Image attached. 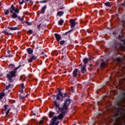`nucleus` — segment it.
I'll list each match as a JSON object with an SVG mask.
<instances>
[{
    "instance_id": "nucleus-32",
    "label": "nucleus",
    "mask_w": 125,
    "mask_h": 125,
    "mask_svg": "<svg viewBox=\"0 0 125 125\" xmlns=\"http://www.w3.org/2000/svg\"><path fill=\"white\" fill-rule=\"evenodd\" d=\"M120 95H121L122 98H125V92H121L120 93Z\"/></svg>"
},
{
    "instance_id": "nucleus-25",
    "label": "nucleus",
    "mask_w": 125,
    "mask_h": 125,
    "mask_svg": "<svg viewBox=\"0 0 125 125\" xmlns=\"http://www.w3.org/2000/svg\"><path fill=\"white\" fill-rule=\"evenodd\" d=\"M7 79H8V81L9 83H13V80H12L13 77H10L9 76H6Z\"/></svg>"
},
{
    "instance_id": "nucleus-14",
    "label": "nucleus",
    "mask_w": 125,
    "mask_h": 125,
    "mask_svg": "<svg viewBox=\"0 0 125 125\" xmlns=\"http://www.w3.org/2000/svg\"><path fill=\"white\" fill-rule=\"evenodd\" d=\"M78 71H79L78 69H77V68L74 69V70L73 71V72L72 73V75H73L74 78H77V77L78 76Z\"/></svg>"
},
{
    "instance_id": "nucleus-2",
    "label": "nucleus",
    "mask_w": 125,
    "mask_h": 125,
    "mask_svg": "<svg viewBox=\"0 0 125 125\" xmlns=\"http://www.w3.org/2000/svg\"><path fill=\"white\" fill-rule=\"evenodd\" d=\"M61 89H58V94L55 95L54 94L53 95L51 96V97H52L54 100V101H56V100L57 101H63L64 98H66V97H68V93H65L64 94L63 93V92H62Z\"/></svg>"
},
{
    "instance_id": "nucleus-57",
    "label": "nucleus",
    "mask_w": 125,
    "mask_h": 125,
    "mask_svg": "<svg viewBox=\"0 0 125 125\" xmlns=\"http://www.w3.org/2000/svg\"><path fill=\"white\" fill-rule=\"evenodd\" d=\"M21 93H24V90H23V89H21Z\"/></svg>"
},
{
    "instance_id": "nucleus-23",
    "label": "nucleus",
    "mask_w": 125,
    "mask_h": 125,
    "mask_svg": "<svg viewBox=\"0 0 125 125\" xmlns=\"http://www.w3.org/2000/svg\"><path fill=\"white\" fill-rule=\"evenodd\" d=\"M8 68H9L10 70H13V68H15V65L10 63L9 64Z\"/></svg>"
},
{
    "instance_id": "nucleus-34",
    "label": "nucleus",
    "mask_w": 125,
    "mask_h": 125,
    "mask_svg": "<svg viewBox=\"0 0 125 125\" xmlns=\"http://www.w3.org/2000/svg\"><path fill=\"white\" fill-rule=\"evenodd\" d=\"M24 23L27 24L28 26L32 25V22H30L29 21H24Z\"/></svg>"
},
{
    "instance_id": "nucleus-38",
    "label": "nucleus",
    "mask_w": 125,
    "mask_h": 125,
    "mask_svg": "<svg viewBox=\"0 0 125 125\" xmlns=\"http://www.w3.org/2000/svg\"><path fill=\"white\" fill-rule=\"evenodd\" d=\"M21 89H24L25 88V86L24 85V83H22L21 84Z\"/></svg>"
},
{
    "instance_id": "nucleus-19",
    "label": "nucleus",
    "mask_w": 125,
    "mask_h": 125,
    "mask_svg": "<svg viewBox=\"0 0 125 125\" xmlns=\"http://www.w3.org/2000/svg\"><path fill=\"white\" fill-rule=\"evenodd\" d=\"M54 115H55V112H53L52 111H50L49 113V117H50V119H52V118H53V116H54Z\"/></svg>"
},
{
    "instance_id": "nucleus-45",
    "label": "nucleus",
    "mask_w": 125,
    "mask_h": 125,
    "mask_svg": "<svg viewBox=\"0 0 125 125\" xmlns=\"http://www.w3.org/2000/svg\"><path fill=\"white\" fill-rule=\"evenodd\" d=\"M23 79V76L22 75H21L20 77V81H21V80Z\"/></svg>"
},
{
    "instance_id": "nucleus-20",
    "label": "nucleus",
    "mask_w": 125,
    "mask_h": 125,
    "mask_svg": "<svg viewBox=\"0 0 125 125\" xmlns=\"http://www.w3.org/2000/svg\"><path fill=\"white\" fill-rule=\"evenodd\" d=\"M105 6H107L108 7H112V5H111V2L109 1H106L104 3Z\"/></svg>"
},
{
    "instance_id": "nucleus-40",
    "label": "nucleus",
    "mask_w": 125,
    "mask_h": 125,
    "mask_svg": "<svg viewBox=\"0 0 125 125\" xmlns=\"http://www.w3.org/2000/svg\"><path fill=\"white\" fill-rule=\"evenodd\" d=\"M43 120H41L39 122V125H43Z\"/></svg>"
},
{
    "instance_id": "nucleus-36",
    "label": "nucleus",
    "mask_w": 125,
    "mask_h": 125,
    "mask_svg": "<svg viewBox=\"0 0 125 125\" xmlns=\"http://www.w3.org/2000/svg\"><path fill=\"white\" fill-rule=\"evenodd\" d=\"M64 43H65V41H64V40H62L61 42H60V44L61 45H63V44H64Z\"/></svg>"
},
{
    "instance_id": "nucleus-33",
    "label": "nucleus",
    "mask_w": 125,
    "mask_h": 125,
    "mask_svg": "<svg viewBox=\"0 0 125 125\" xmlns=\"http://www.w3.org/2000/svg\"><path fill=\"white\" fill-rule=\"evenodd\" d=\"M8 106H9L8 104H5L3 106L5 112L7 111V107H8Z\"/></svg>"
},
{
    "instance_id": "nucleus-43",
    "label": "nucleus",
    "mask_w": 125,
    "mask_h": 125,
    "mask_svg": "<svg viewBox=\"0 0 125 125\" xmlns=\"http://www.w3.org/2000/svg\"><path fill=\"white\" fill-rule=\"evenodd\" d=\"M89 60H93V57L92 56H90L89 58Z\"/></svg>"
},
{
    "instance_id": "nucleus-8",
    "label": "nucleus",
    "mask_w": 125,
    "mask_h": 125,
    "mask_svg": "<svg viewBox=\"0 0 125 125\" xmlns=\"http://www.w3.org/2000/svg\"><path fill=\"white\" fill-rule=\"evenodd\" d=\"M107 66V62L104 61V60L102 59V62L100 64L101 69H104Z\"/></svg>"
},
{
    "instance_id": "nucleus-3",
    "label": "nucleus",
    "mask_w": 125,
    "mask_h": 125,
    "mask_svg": "<svg viewBox=\"0 0 125 125\" xmlns=\"http://www.w3.org/2000/svg\"><path fill=\"white\" fill-rule=\"evenodd\" d=\"M19 65L18 67H16L13 71H9L8 73L9 74H7V77H10L11 78H16V73H17V70L19 69L21 67H24L25 66V64H23V62H19Z\"/></svg>"
},
{
    "instance_id": "nucleus-46",
    "label": "nucleus",
    "mask_w": 125,
    "mask_h": 125,
    "mask_svg": "<svg viewBox=\"0 0 125 125\" xmlns=\"http://www.w3.org/2000/svg\"><path fill=\"white\" fill-rule=\"evenodd\" d=\"M87 33H88L89 34H90L91 33H92V31H90V30H87Z\"/></svg>"
},
{
    "instance_id": "nucleus-42",
    "label": "nucleus",
    "mask_w": 125,
    "mask_h": 125,
    "mask_svg": "<svg viewBox=\"0 0 125 125\" xmlns=\"http://www.w3.org/2000/svg\"><path fill=\"white\" fill-rule=\"evenodd\" d=\"M121 58H120V57L117 58V61L118 62H121Z\"/></svg>"
},
{
    "instance_id": "nucleus-48",
    "label": "nucleus",
    "mask_w": 125,
    "mask_h": 125,
    "mask_svg": "<svg viewBox=\"0 0 125 125\" xmlns=\"http://www.w3.org/2000/svg\"><path fill=\"white\" fill-rule=\"evenodd\" d=\"M14 55H8V57L10 58V57H14Z\"/></svg>"
},
{
    "instance_id": "nucleus-13",
    "label": "nucleus",
    "mask_w": 125,
    "mask_h": 125,
    "mask_svg": "<svg viewBox=\"0 0 125 125\" xmlns=\"http://www.w3.org/2000/svg\"><path fill=\"white\" fill-rule=\"evenodd\" d=\"M81 73H82V74H84V73H86V64H83V66H82Z\"/></svg>"
},
{
    "instance_id": "nucleus-9",
    "label": "nucleus",
    "mask_w": 125,
    "mask_h": 125,
    "mask_svg": "<svg viewBox=\"0 0 125 125\" xmlns=\"http://www.w3.org/2000/svg\"><path fill=\"white\" fill-rule=\"evenodd\" d=\"M69 23H70L71 29H74L76 27V21H74L72 19L69 20Z\"/></svg>"
},
{
    "instance_id": "nucleus-10",
    "label": "nucleus",
    "mask_w": 125,
    "mask_h": 125,
    "mask_svg": "<svg viewBox=\"0 0 125 125\" xmlns=\"http://www.w3.org/2000/svg\"><path fill=\"white\" fill-rule=\"evenodd\" d=\"M38 59V56L36 55H32L30 59H29L28 61L29 63H32L34 60H37Z\"/></svg>"
},
{
    "instance_id": "nucleus-61",
    "label": "nucleus",
    "mask_w": 125,
    "mask_h": 125,
    "mask_svg": "<svg viewBox=\"0 0 125 125\" xmlns=\"http://www.w3.org/2000/svg\"><path fill=\"white\" fill-rule=\"evenodd\" d=\"M12 102H13V103H15L16 102V100H13V101H12Z\"/></svg>"
},
{
    "instance_id": "nucleus-17",
    "label": "nucleus",
    "mask_w": 125,
    "mask_h": 125,
    "mask_svg": "<svg viewBox=\"0 0 125 125\" xmlns=\"http://www.w3.org/2000/svg\"><path fill=\"white\" fill-rule=\"evenodd\" d=\"M12 13L13 14L12 15L11 17L13 18V19H16V18L18 17V15H17V13H14L13 12Z\"/></svg>"
},
{
    "instance_id": "nucleus-28",
    "label": "nucleus",
    "mask_w": 125,
    "mask_h": 125,
    "mask_svg": "<svg viewBox=\"0 0 125 125\" xmlns=\"http://www.w3.org/2000/svg\"><path fill=\"white\" fill-rule=\"evenodd\" d=\"M63 23H64V21L63 19H61L60 21L58 22V24L60 25V26H62V25H63Z\"/></svg>"
},
{
    "instance_id": "nucleus-27",
    "label": "nucleus",
    "mask_w": 125,
    "mask_h": 125,
    "mask_svg": "<svg viewBox=\"0 0 125 125\" xmlns=\"http://www.w3.org/2000/svg\"><path fill=\"white\" fill-rule=\"evenodd\" d=\"M49 1V0H43L41 1H39L38 3L39 2L40 3H46V2Z\"/></svg>"
},
{
    "instance_id": "nucleus-52",
    "label": "nucleus",
    "mask_w": 125,
    "mask_h": 125,
    "mask_svg": "<svg viewBox=\"0 0 125 125\" xmlns=\"http://www.w3.org/2000/svg\"><path fill=\"white\" fill-rule=\"evenodd\" d=\"M29 0V3H34V2H33V0Z\"/></svg>"
},
{
    "instance_id": "nucleus-62",
    "label": "nucleus",
    "mask_w": 125,
    "mask_h": 125,
    "mask_svg": "<svg viewBox=\"0 0 125 125\" xmlns=\"http://www.w3.org/2000/svg\"><path fill=\"white\" fill-rule=\"evenodd\" d=\"M27 95H26L25 97H21L22 99H24V98H25V97H26L27 96Z\"/></svg>"
},
{
    "instance_id": "nucleus-56",
    "label": "nucleus",
    "mask_w": 125,
    "mask_h": 125,
    "mask_svg": "<svg viewBox=\"0 0 125 125\" xmlns=\"http://www.w3.org/2000/svg\"><path fill=\"white\" fill-rule=\"evenodd\" d=\"M72 92L74 93L75 92V89H74L73 88H72Z\"/></svg>"
},
{
    "instance_id": "nucleus-63",
    "label": "nucleus",
    "mask_w": 125,
    "mask_h": 125,
    "mask_svg": "<svg viewBox=\"0 0 125 125\" xmlns=\"http://www.w3.org/2000/svg\"><path fill=\"white\" fill-rule=\"evenodd\" d=\"M119 14H116V17H117V18L119 17Z\"/></svg>"
},
{
    "instance_id": "nucleus-11",
    "label": "nucleus",
    "mask_w": 125,
    "mask_h": 125,
    "mask_svg": "<svg viewBox=\"0 0 125 125\" xmlns=\"http://www.w3.org/2000/svg\"><path fill=\"white\" fill-rule=\"evenodd\" d=\"M46 8H47V6L46 5H44L42 7L41 11H39L40 13L41 14H44Z\"/></svg>"
},
{
    "instance_id": "nucleus-15",
    "label": "nucleus",
    "mask_w": 125,
    "mask_h": 125,
    "mask_svg": "<svg viewBox=\"0 0 125 125\" xmlns=\"http://www.w3.org/2000/svg\"><path fill=\"white\" fill-rule=\"evenodd\" d=\"M26 51L28 54H30L31 55L33 54V52H34V50H33L31 48H28L26 49Z\"/></svg>"
},
{
    "instance_id": "nucleus-49",
    "label": "nucleus",
    "mask_w": 125,
    "mask_h": 125,
    "mask_svg": "<svg viewBox=\"0 0 125 125\" xmlns=\"http://www.w3.org/2000/svg\"><path fill=\"white\" fill-rule=\"evenodd\" d=\"M72 20L74 21L75 22H76V21H77V20H78V18H75V19H71Z\"/></svg>"
},
{
    "instance_id": "nucleus-44",
    "label": "nucleus",
    "mask_w": 125,
    "mask_h": 125,
    "mask_svg": "<svg viewBox=\"0 0 125 125\" xmlns=\"http://www.w3.org/2000/svg\"><path fill=\"white\" fill-rule=\"evenodd\" d=\"M20 21H21V22H24V17L21 19V20H20Z\"/></svg>"
},
{
    "instance_id": "nucleus-31",
    "label": "nucleus",
    "mask_w": 125,
    "mask_h": 125,
    "mask_svg": "<svg viewBox=\"0 0 125 125\" xmlns=\"http://www.w3.org/2000/svg\"><path fill=\"white\" fill-rule=\"evenodd\" d=\"M52 55L54 56V55L57 56L58 55V52L57 51H53L52 52Z\"/></svg>"
},
{
    "instance_id": "nucleus-47",
    "label": "nucleus",
    "mask_w": 125,
    "mask_h": 125,
    "mask_svg": "<svg viewBox=\"0 0 125 125\" xmlns=\"http://www.w3.org/2000/svg\"><path fill=\"white\" fill-rule=\"evenodd\" d=\"M17 18H18V19L20 20V21H21V17L20 16H18V17H17Z\"/></svg>"
},
{
    "instance_id": "nucleus-53",
    "label": "nucleus",
    "mask_w": 125,
    "mask_h": 125,
    "mask_svg": "<svg viewBox=\"0 0 125 125\" xmlns=\"http://www.w3.org/2000/svg\"><path fill=\"white\" fill-rule=\"evenodd\" d=\"M10 52H11L10 50H8L7 51V53H8V54H9V55H10Z\"/></svg>"
},
{
    "instance_id": "nucleus-5",
    "label": "nucleus",
    "mask_w": 125,
    "mask_h": 125,
    "mask_svg": "<svg viewBox=\"0 0 125 125\" xmlns=\"http://www.w3.org/2000/svg\"><path fill=\"white\" fill-rule=\"evenodd\" d=\"M10 13H13V11H15V13H17V14H19L20 10L18 9V8H15V6L14 5L12 4L11 5V7L9 8Z\"/></svg>"
},
{
    "instance_id": "nucleus-16",
    "label": "nucleus",
    "mask_w": 125,
    "mask_h": 125,
    "mask_svg": "<svg viewBox=\"0 0 125 125\" xmlns=\"http://www.w3.org/2000/svg\"><path fill=\"white\" fill-rule=\"evenodd\" d=\"M7 28V29H9V30H10L11 31H16L17 30H19V27H8Z\"/></svg>"
},
{
    "instance_id": "nucleus-35",
    "label": "nucleus",
    "mask_w": 125,
    "mask_h": 125,
    "mask_svg": "<svg viewBox=\"0 0 125 125\" xmlns=\"http://www.w3.org/2000/svg\"><path fill=\"white\" fill-rule=\"evenodd\" d=\"M27 34L32 35V34H33V30L32 29H29V30L27 32Z\"/></svg>"
},
{
    "instance_id": "nucleus-60",
    "label": "nucleus",
    "mask_w": 125,
    "mask_h": 125,
    "mask_svg": "<svg viewBox=\"0 0 125 125\" xmlns=\"http://www.w3.org/2000/svg\"><path fill=\"white\" fill-rule=\"evenodd\" d=\"M19 4L22 5V4H23V3L22 2H19Z\"/></svg>"
},
{
    "instance_id": "nucleus-58",
    "label": "nucleus",
    "mask_w": 125,
    "mask_h": 125,
    "mask_svg": "<svg viewBox=\"0 0 125 125\" xmlns=\"http://www.w3.org/2000/svg\"><path fill=\"white\" fill-rule=\"evenodd\" d=\"M121 5H124V6H125V3H122L121 4Z\"/></svg>"
},
{
    "instance_id": "nucleus-7",
    "label": "nucleus",
    "mask_w": 125,
    "mask_h": 125,
    "mask_svg": "<svg viewBox=\"0 0 125 125\" xmlns=\"http://www.w3.org/2000/svg\"><path fill=\"white\" fill-rule=\"evenodd\" d=\"M112 47L115 50H118V48L120 47V44L117 42H114Z\"/></svg>"
},
{
    "instance_id": "nucleus-39",
    "label": "nucleus",
    "mask_w": 125,
    "mask_h": 125,
    "mask_svg": "<svg viewBox=\"0 0 125 125\" xmlns=\"http://www.w3.org/2000/svg\"><path fill=\"white\" fill-rule=\"evenodd\" d=\"M43 121H48V118L46 117H43Z\"/></svg>"
},
{
    "instance_id": "nucleus-24",
    "label": "nucleus",
    "mask_w": 125,
    "mask_h": 125,
    "mask_svg": "<svg viewBox=\"0 0 125 125\" xmlns=\"http://www.w3.org/2000/svg\"><path fill=\"white\" fill-rule=\"evenodd\" d=\"M83 62L84 63V65H86V64H87V62H88V58H84L83 60Z\"/></svg>"
},
{
    "instance_id": "nucleus-6",
    "label": "nucleus",
    "mask_w": 125,
    "mask_h": 125,
    "mask_svg": "<svg viewBox=\"0 0 125 125\" xmlns=\"http://www.w3.org/2000/svg\"><path fill=\"white\" fill-rule=\"evenodd\" d=\"M56 121H57V117L55 116L51 120V122L50 123V125H59V121H57L56 123Z\"/></svg>"
},
{
    "instance_id": "nucleus-64",
    "label": "nucleus",
    "mask_w": 125,
    "mask_h": 125,
    "mask_svg": "<svg viewBox=\"0 0 125 125\" xmlns=\"http://www.w3.org/2000/svg\"><path fill=\"white\" fill-rule=\"evenodd\" d=\"M11 110V108H9L7 110V111H8L9 112H10V110Z\"/></svg>"
},
{
    "instance_id": "nucleus-29",
    "label": "nucleus",
    "mask_w": 125,
    "mask_h": 125,
    "mask_svg": "<svg viewBox=\"0 0 125 125\" xmlns=\"http://www.w3.org/2000/svg\"><path fill=\"white\" fill-rule=\"evenodd\" d=\"M74 31V29H71L69 30L68 31L65 32V33L62 34V36H66V35H68L69 33H71V32H73Z\"/></svg>"
},
{
    "instance_id": "nucleus-1",
    "label": "nucleus",
    "mask_w": 125,
    "mask_h": 125,
    "mask_svg": "<svg viewBox=\"0 0 125 125\" xmlns=\"http://www.w3.org/2000/svg\"><path fill=\"white\" fill-rule=\"evenodd\" d=\"M71 102H72V100L69 98H66L64 100V103L62 104V105L60 106L59 104L57 103V101H54L53 103L54 104V107L55 109L57 110H59V111H67L68 107L70 106V104H71Z\"/></svg>"
},
{
    "instance_id": "nucleus-37",
    "label": "nucleus",
    "mask_w": 125,
    "mask_h": 125,
    "mask_svg": "<svg viewBox=\"0 0 125 125\" xmlns=\"http://www.w3.org/2000/svg\"><path fill=\"white\" fill-rule=\"evenodd\" d=\"M5 115L6 117H10V115H9V111H8V110L6 111Z\"/></svg>"
},
{
    "instance_id": "nucleus-12",
    "label": "nucleus",
    "mask_w": 125,
    "mask_h": 125,
    "mask_svg": "<svg viewBox=\"0 0 125 125\" xmlns=\"http://www.w3.org/2000/svg\"><path fill=\"white\" fill-rule=\"evenodd\" d=\"M55 37L56 38V40L57 41V42H60L61 41L62 38L61 37V35H60L59 34L55 33L54 34Z\"/></svg>"
},
{
    "instance_id": "nucleus-54",
    "label": "nucleus",
    "mask_w": 125,
    "mask_h": 125,
    "mask_svg": "<svg viewBox=\"0 0 125 125\" xmlns=\"http://www.w3.org/2000/svg\"><path fill=\"white\" fill-rule=\"evenodd\" d=\"M37 47L35 48V49H39V45H38V43H37Z\"/></svg>"
},
{
    "instance_id": "nucleus-18",
    "label": "nucleus",
    "mask_w": 125,
    "mask_h": 125,
    "mask_svg": "<svg viewBox=\"0 0 125 125\" xmlns=\"http://www.w3.org/2000/svg\"><path fill=\"white\" fill-rule=\"evenodd\" d=\"M4 92V91H2L1 93H0V100H1L5 96V93H3Z\"/></svg>"
},
{
    "instance_id": "nucleus-50",
    "label": "nucleus",
    "mask_w": 125,
    "mask_h": 125,
    "mask_svg": "<svg viewBox=\"0 0 125 125\" xmlns=\"http://www.w3.org/2000/svg\"><path fill=\"white\" fill-rule=\"evenodd\" d=\"M31 114H33V116H36V113H34V111H31Z\"/></svg>"
},
{
    "instance_id": "nucleus-51",
    "label": "nucleus",
    "mask_w": 125,
    "mask_h": 125,
    "mask_svg": "<svg viewBox=\"0 0 125 125\" xmlns=\"http://www.w3.org/2000/svg\"><path fill=\"white\" fill-rule=\"evenodd\" d=\"M64 8H65V7H60V9H61V10H62V9H64Z\"/></svg>"
},
{
    "instance_id": "nucleus-4",
    "label": "nucleus",
    "mask_w": 125,
    "mask_h": 125,
    "mask_svg": "<svg viewBox=\"0 0 125 125\" xmlns=\"http://www.w3.org/2000/svg\"><path fill=\"white\" fill-rule=\"evenodd\" d=\"M59 112H61V113L58 116H56L57 118V120H60L62 121L65 117V115L68 113V110H62V111H59V109L57 110V114H59Z\"/></svg>"
},
{
    "instance_id": "nucleus-26",
    "label": "nucleus",
    "mask_w": 125,
    "mask_h": 125,
    "mask_svg": "<svg viewBox=\"0 0 125 125\" xmlns=\"http://www.w3.org/2000/svg\"><path fill=\"white\" fill-rule=\"evenodd\" d=\"M2 34H5V35H7V36H8L9 35H10V36L12 35V33H8V32H7V31H6V30L2 31Z\"/></svg>"
},
{
    "instance_id": "nucleus-22",
    "label": "nucleus",
    "mask_w": 125,
    "mask_h": 125,
    "mask_svg": "<svg viewBox=\"0 0 125 125\" xmlns=\"http://www.w3.org/2000/svg\"><path fill=\"white\" fill-rule=\"evenodd\" d=\"M11 86H12V87H13V84L10 83L8 85L6 86L5 89H6V90H7V89H9V88H10V87H11Z\"/></svg>"
},
{
    "instance_id": "nucleus-21",
    "label": "nucleus",
    "mask_w": 125,
    "mask_h": 125,
    "mask_svg": "<svg viewBox=\"0 0 125 125\" xmlns=\"http://www.w3.org/2000/svg\"><path fill=\"white\" fill-rule=\"evenodd\" d=\"M63 14H64V11H58L57 13V15H58L60 17L62 16Z\"/></svg>"
},
{
    "instance_id": "nucleus-59",
    "label": "nucleus",
    "mask_w": 125,
    "mask_h": 125,
    "mask_svg": "<svg viewBox=\"0 0 125 125\" xmlns=\"http://www.w3.org/2000/svg\"><path fill=\"white\" fill-rule=\"evenodd\" d=\"M122 23H123V24H125V20H123V21H121Z\"/></svg>"
},
{
    "instance_id": "nucleus-55",
    "label": "nucleus",
    "mask_w": 125,
    "mask_h": 125,
    "mask_svg": "<svg viewBox=\"0 0 125 125\" xmlns=\"http://www.w3.org/2000/svg\"><path fill=\"white\" fill-rule=\"evenodd\" d=\"M41 54V55H44L45 54V53H44L43 52H42Z\"/></svg>"
},
{
    "instance_id": "nucleus-41",
    "label": "nucleus",
    "mask_w": 125,
    "mask_h": 125,
    "mask_svg": "<svg viewBox=\"0 0 125 125\" xmlns=\"http://www.w3.org/2000/svg\"><path fill=\"white\" fill-rule=\"evenodd\" d=\"M41 26H42V23H40L38 25H37V28H38V30L40 29V28H41Z\"/></svg>"
},
{
    "instance_id": "nucleus-30",
    "label": "nucleus",
    "mask_w": 125,
    "mask_h": 125,
    "mask_svg": "<svg viewBox=\"0 0 125 125\" xmlns=\"http://www.w3.org/2000/svg\"><path fill=\"white\" fill-rule=\"evenodd\" d=\"M4 14L5 15H8V14H9V9H4Z\"/></svg>"
}]
</instances>
